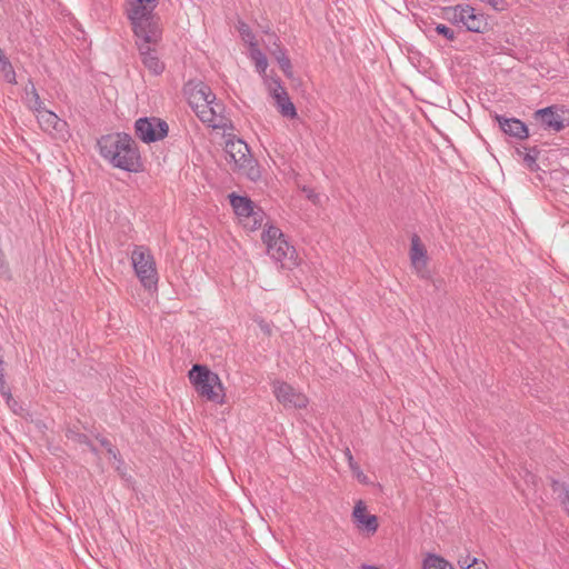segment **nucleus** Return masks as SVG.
<instances>
[{
    "label": "nucleus",
    "instance_id": "13",
    "mask_svg": "<svg viewBox=\"0 0 569 569\" xmlns=\"http://www.w3.org/2000/svg\"><path fill=\"white\" fill-rule=\"evenodd\" d=\"M532 118L545 130H552L559 132L566 128L563 119L557 113L556 106H549L538 109L532 113Z\"/></svg>",
    "mask_w": 569,
    "mask_h": 569
},
{
    "label": "nucleus",
    "instance_id": "18",
    "mask_svg": "<svg viewBox=\"0 0 569 569\" xmlns=\"http://www.w3.org/2000/svg\"><path fill=\"white\" fill-rule=\"evenodd\" d=\"M410 260L416 269H421L427 266V249L417 233H413L411 237Z\"/></svg>",
    "mask_w": 569,
    "mask_h": 569
},
{
    "label": "nucleus",
    "instance_id": "39",
    "mask_svg": "<svg viewBox=\"0 0 569 569\" xmlns=\"http://www.w3.org/2000/svg\"><path fill=\"white\" fill-rule=\"evenodd\" d=\"M303 191L307 193V198L311 200L313 203H317L319 196L312 190V189H303Z\"/></svg>",
    "mask_w": 569,
    "mask_h": 569
},
{
    "label": "nucleus",
    "instance_id": "5",
    "mask_svg": "<svg viewBox=\"0 0 569 569\" xmlns=\"http://www.w3.org/2000/svg\"><path fill=\"white\" fill-rule=\"evenodd\" d=\"M226 152L230 161L234 163L236 170L243 173L251 181L260 179L261 172L258 162L252 158L249 146L242 139H228Z\"/></svg>",
    "mask_w": 569,
    "mask_h": 569
},
{
    "label": "nucleus",
    "instance_id": "14",
    "mask_svg": "<svg viewBox=\"0 0 569 569\" xmlns=\"http://www.w3.org/2000/svg\"><path fill=\"white\" fill-rule=\"evenodd\" d=\"M352 521L355 526L368 533H375L378 530V517L367 513V506L362 500H358L352 510Z\"/></svg>",
    "mask_w": 569,
    "mask_h": 569
},
{
    "label": "nucleus",
    "instance_id": "17",
    "mask_svg": "<svg viewBox=\"0 0 569 569\" xmlns=\"http://www.w3.org/2000/svg\"><path fill=\"white\" fill-rule=\"evenodd\" d=\"M230 204L238 217L250 218L254 214L257 209L253 201L246 196H240L234 192L229 194Z\"/></svg>",
    "mask_w": 569,
    "mask_h": 569
},
{
    "label": "nucleus",
    "instance_id": "20",
    "mask_svg": "<svg viewBox=\"0 0 569 569\" xmlns=\"http://www.w3.org/2000/svg\"><path fill=\"white\" fill-rule=\"evenodd\" d=\"M551 490L557 493L560 505L563 507L566 512L569 515V487L566 482H561L557 479H551Z\"/></svg>",
    "mask_w": 569,
    "mask_h": 569
},
{
    "label": "nucleus",
    "instance_id": "34",
    "mask_svg": "<svg viewBox=\"0 0 569 569\" xmlns=\"http://www.w3.org/2000/svg\"><path fill=\"white\" fill-rule=\"evenodd\" d=\"M278 64H279V68L282 70V72L284 73L286 77L292 78L293 71H292V64H291L290 58L282 59V61L279 62Z\"/></svg>",
    "mask_w": 569,
    "mask_h": 569
},
{
    "label": "nucleus",
    "instance_id": "35",
    "mask_svg": "<svg viewBox=\"0 0 569 569\" xmlns=\"http://www.w3.org/2000/svg\"><path fill=\"white\" fill-rule=\"evenodd\" d=\"M459 566L465 569H469L479 563L478 558H471L469 555L458 561Z\"/></svg>",
    "mask_w": 569,
    "mask_h": 569
},
{
    "label": "nucleus",
    "instance_id": "42",
    "mask_svg": "<svg viewBox=\"0 0 569 569\" xmlns=\"http://www.w3.org/2000/svg\"><path fill=\"white\" fill-rule=\"evenodd\" d=\"M447 569H453V567L451 566L450 562H449V566H447Z\"/></svg>",
    "mask_w": 569,
    "mask_h": 569
},
{
    "label": "nucleus",
    "instance_id": "32",
    "mask_svg": "<svg viewBox=\"0 0 569 569\" xmlns=\"http://www.w3.org/2000/svg\"><path fill=\"white\" fill-rule=\"evenodd\" d=\"M263 211L258 208L254 210V214H252L249 219L252 220L251 230H256L261 227L263 221Z\"/></svg>",
    "mask_w": 569,
    "mask_h": 569
},
{
    "label": "nucleus",
    "instance_id": "30",
    "mask_svg": "<svg viewBox=\"0 0 569 569\" xmlns=\"http://www.w3.org/2000/svg\"><path fill=\"white\" fill-rule=\"evenodd\" d=\"M435 31L437 34L442 36L448 41L456 40V32L451 28L447 27L446 24L438 23L435 27Z\"/></svg>",
    "mask_w": 569,
    "mask_h": 569
},
{
    "label": "nucleus",
    "instance_id": "33",
    "mask_svg": "<svg viewBox=\"0 0 569 569\" xmlns=\"http://www.w3.org/2000/svg\"><path fill=\"white\" fill-rule=\"evenodd\" d=\"M0 276L6 279L10 278V268L2 250H0Z\"/></svg>",
    "mask_w": 569,
    "mask_h": 569
},
{
    "label": "nucleus",
    "instance_id": "22",
    "mask_svg": "<svg viewBox=\"0 0 569 569\" xmlns=\"http://www.w3.org/2000/svg\"><path fill=\"white\" fill-rule=\"evenodd\" d=\"M24 100L27 106L31 110H38L41 106H43L38 91L34 87V83L29 79L28 84L24 88Z\"/></svg>",
    "mask_w": 569,
    "mask_h": 569
},
{
    "label": "nucleus",
    "instance_id": "15",
    "mask_svg": "<svg viewBox=\"0 0 569 569\" xmlns=\"http://www.w3.org/2000/svg\"><path fill=\"white\" fill-rule=\"evenodd\" d=\"M274 88L271 90V94L276 100L279 112L282 117L295 119L298 113L295 104L291 102L288 92L282 87L281 81L279 79L274 80Z\"/></svg>",
    "mask_w": 569,
    "mask_h": 569
},
{
    "label": "nucleus",
    "instance_id": "36",
    "mask_svg": "<svg viewBox=\"0 0 569 569\" xmlns=\"http://www.w3.org/2000/svg\"><path fill=\"white\" fill-rule=\"evenodd\" d=\"M254 321L257 322V325L259 326V328L266 336L270 337L272 335V328H271L270 323H268L264 319L258 318Z\"/></svg>",
    "mask_w": 569,
    "mask_h": 569
},
{
    "label": "nucleus",
    "instance_id": "2",
    "mask_svg": "<svg viewBox=\"0 0 569 569\" xmlns=\"http://www.w3.org/2000/svg\"><path fill=\"white\" fill-rule=\"evenodd\" d=\"M261 239L267 247V253L272 260L289 269L298 264L296 248L289 243L284 233L278 227L270 224L262 232Z\"/></svg>",
    "mask_w": 569,
    "mask_h": 569
},
{
    "label": "nucleus",
    "instance_id": "11",
    "mask_svg": "<svg viewBox=\"0 0 569 569\" xmlns=\"http://www.w3.org/2000/svg\"><path fill=\"white\" fill-rule=\"evenodd\" d=\"M274 396L284 407L302 409L307 407L308 399L287 382H278L274 386Z\"/></svg>",
    "mask_w": 569,
    "mask_h": 569
},
{
    "label": "nucleus",
    "instance_id": "24",
    "mask_svg": "<svg viewBox=\"0 0 569 569\" xmlns=\"http://www.w3.org/2000/svg\"><path fill=\"white\" fill-rule=\"evenodd\" d=\"M449 562L436 553H428L422 560L421 569H447Z\"/></svg>",
    "mask_w": 569,
    "mask_h": 569
},
{
    "label": "nucleus",
    "instance_id": "37",
    "mask_svg": "<svg viewBox=\"0 0 569 569\" xmlns=\"http://www.w3.org/2000/svg\"><path fill=\"white\" fill-rule=\"evenodd\" d=\"M210 109L214 110V118H220V121L223 122V117H221L222 111L224 110V107L221 102H219L217 99L213 103H210Z\"/></svg>",
    "mask_w": 569,
    "mask_h": 569
},
{
    "label": "nucleus",
    "instance_id": "12",
    "mask_svg": "<svg viewBox=\"0 0 569 569\" xmlns=\"http://www.w3.org/2000/svg\"><path fill=\"white\" fill-rule=\"evenodd\" d=\"M497 121L499 129L507 136L515 138L517 140H525L529 138V128L528 126L518 118L515 117H506L502 114L496 113L493 116Z\"/></svg>",
    "mask_w": 569,
    "mask_h": 569
},
{
    "label": "nucleus",
    "instance_id": "21",
    "mask_svg": "<svg viewBox=\"0 0 569 569\" xmlns=\"http://www.w3.org/2000/svg\"><path fill=\"white\" fill-rule=\"evenodd\" d=\"M193 111L203 123H208L210 127L214 129L226 127L224 122L217 121V119L214 118V110L210 109V104H207V107H200L198 108V110Z\"/></svg>",
    "mask_w": 569,
    "mask_h": 569
},
{
    "label": "nucleus",
    "instance_id": "1",
    "mask_svg": "<svg viewBox=\"0 0 569 569\" xmlns=\"http://www.w3.org/2000/svg\"><path fill=\"white\" fill-rule=\"evenodd\" d=\"M97 146L101 157L114 168L140 172L143 169L140 151L133 138L126 132H114L101 136Z\"/></svg>",
    "mask_w": 569,
    "mask_h": 569
},
{
    "label": "nucleus",
    "instance_id": "3",
    "mask_svg": "<svg viewBox=\"0 0 569 569\" xmlns=\"http://www.w3.org/2000/svg\"><path fill=\"white\" fill-rule=\"evenodd\" d=\"M188 377L196 391L201 397L216 403H223L224 395L216 391V388L220 391L223 390L220 378L216 372L211 371L204 365L197 363L189 370Z\"/></svg>",
    "mask_w": 569,
    "mask_h": 569
},
{
    "label": "nucleus",
    "instance_id": "28",
    "mask_svg": "<svg viewBox=\"0 0 569 569\" xmlns=\"http://www.w3.org/2000/svg\"><path fill=\"white\" fill-rule=\"evenodd\" d=\"M251 58L254 61L256 69L259 73H264L268 67V61L261 50L254 48L251 49Z\"/></svg>",
    "mask_w": 569,
    "mask_h": 569
},
{
    "label": "nucleus",
    "instance_id": "6",
    "mask_svg": "<svg viewBox=\"0 0 569 569\" xmlns=\"http://www.w3.org/2000/svg\"><path fill=\"white\" fill-rule=\"evenodd\" d=\"M137 38L141 61L143 66L154 76H159L164 70V63L159 59L156 49L152 47L159 40V30H144V32L133 33Z\"/></svg>",
    "mask_w": 569,
    "mask_h": 569
},
{
    "label": "nucleus",
    "instance_id": "40",
    "mask_svg": "<svg viewBox=\"0 0 569 569\" xmlns=\"http://www.w3.org/2000/svg\"><path fill=\"white\" fill-rule=\"evenodd\" d=\"M0 395L4 398L7 405L10 403V401H12V399H13V397L11 395V390L1 392Z\"/></svg>",
    "mask_w": 569,
    "mask_h": 569
},
{
    "label": "nucleus",
    "instance_id": "31",
    "mask_svg": "<svg viewBox=\"0 0 569 569\" xmlns=\"http://www.w3.org/2000/svg\"><path fill=\"white\" fill-rule=\"evenodd\" d=\"M273 49L270 50L271 56L277 60V62H281L282 59H288L287 50L280 43L274 42Z\"/></svg>",
    "mask_w": 569,
    "mask_h": 569
},
{
    "label": "nucleus",
    "instance_id": "29",
    "mask_svg": "<svg viewBox=\"0 0 569 569\" xmlns=\"http://www.w3.org/2000/svg\"><path fill=\"white\" fill-rule=\"evenodd\" d=\"M100 445L107 450L110 458L117 460L119 463H123L119 450L104 437L98 438Z\"/></svg>",
    "mask_w": 569,
    "mask_h": 569
},
{
    "label": "nucleus",
    "instance_id": "26",
    "mask_svg": "<svg viewBox=\"0 0 569 569\" xmlns=\"http://www.w3.org/2000/svg\"><path fill=\"white\" fill-rule=\"evenodd\" d=\"M461 3L442 8V18L455 26H460Z\"/></svg>",
    "mask_w": 569,
    "mask_h": 569
},
{
    "label": "nucleus",
    "instance_id": "27",
    "mask_svg": "<svg viewBox=\"0 0 569 569\" xmlns=\"http://www.w3.org/2000/svg\"><path fill=\"white\" fill-rule=\"evenodd\" d=\"M0 73H2L3 79L11 84L17 83L16 80V71L10 62V60L3 56L0 58Z\"/></svg>",
    "mask_w": 569,
    "mask_h": 569
},
{
    "label": "nucleus",
    "instance_id": "41",
    "mask_svg": "<svg viewBox=\"0 0 569 569\" xmlns=\"http://www.w3.org/2000/svg\"><path fill=\"white\" fill-rule=\"evenodd\" d=\"M528 476L530 477L531 481L535 482L536 476L532 473H528Z\"/></svg>",
    "mask_w": 569,
    "mask_h": 569
},
{
    "label": "nucleus",
    "instance_id": "4",
    "mask_svg": "<svg viewBox=\"0 0 569 569\" xmlns=\"http://www.w3.org/2000/svg\"><path fill=\"white\" fill-rule=\"evenodd\" d=\"M160 0H126V16L133 33L158 29L154 13Z\"/></svg>",
    "mask_w": 569,
    "mask_h": 569
},
{
    "label": "nucleus",
    "instance_id": "9",
    "mask_svg": "<svg viewBox=\"0 0 569 569\" xmlns=\"http://www.w3.org/2000/svg\"><path fill=\"white\" fill-rule=\"evenodd\" d=\"M183 92L192 110L207 107L216 100V94L211 91V88L202 81L190 80L186 83Z\"/></svg>",
    "mask_w": 569,
    "mask_h": 569
},
{
    "label": "nucleus",
    "instance_id": "23",
    "mask_svg": "<svg viewBox=\"0 0 569 569\" xmlns=\"http://www.w3.org/2000/svg\"><path fill=\"white\" fill-rule=\"evenodd\" d=\"M66 437L69 439V440H72L79 445H86L89 447V449L93 452V453H97L98 450L97 448L93 446V443L91 442V440L89 439V437L86 435V433H82V432H79L78 430H76L74 428L72 427H67L66 428Z\"/></svg>",
    "mask_w": 569,
    "mask_h": 569
},
{
    "label": "nucleus",
    "instance_id": "7",
    "mask_svg": "<svg viewBox=\"0 0 569 569\" xmlns=\"http://www.w3.org/2000/svg\"><path fill=\"white\" fill-rule=\"evenodd\" d=\"M134 272L146 289H152L158 283L156 262L150 250L143 246H137L131 254Z\"/></svg>",
    "mask_w": 569,
    "mask_h": 569
},
{
    "label": "nucleus",
    "instance_id": "25",
    "mask_svg": "<svg viewBox=\"0 0 569 569\" xmlns=\"http://www.w3.org/2000/svg\"><path fill=\"white\" fill-rule=\"evenodd\" d=\"M345 457L348 461L349 468L356 476V478L359 480V482L367 485L368 483V477L362 472L359 463L353 459V456L351 453V450L347 447L343 451Z\"/></svg>",
    "mask_w": 569,
    "mask_h": 569
},
{
    "label": "nucleus",
    "instance_id": "38",
    "mask_svg": "<svg viewBox=\"0 0 569 569\" xmlns=\"http://www.w3.org/2000/svg\"><path fill=\"white\" fill-rule=\"evenodd\" d=\"M8 407L13 411V413L23 416L26 409L22 407L21 403H19L14 398L10 403H8Z\"/></svg>",
    "mask_w": 569,
    "mask_h": 569
},
{
    "label": "nucleus",
    "instance_id": "16",
    "mask_svg": "<svg viewBox=\"0 0 569 569\" xmlns=\"http://www.w3.org/2000/svg\"><path fill=\"white\" fill-rule=\"evenodd\" d=\"M34 111L37 112L38 122L44 131L54 130L57 132H62L66 129L67 122L61 120L54 112L48 110L46 107L41 106Z\"/></svg>",
    "mask_w": 569,
    "mask_h": 569
},
{
    "label": "nucleus",
    "instance_id": "8",
    "mask_svg": "<svg viewBox=\"0 0 569 569\" xmlns=\"http://www.w3.org/2000/svg\"><path fill=\"white\" fill-rule=\"evenodd\" d=\"M168 123L156 117L139 118L134 123L136 136L144 143L162 140L168 136Z\"/></svg>",
    "mask_w": 569,
    "mask_h": 569
},
{
    "label": "nucleus",
    "instance_id": "19",
    "mask_svg": "<svg viewBox=\"0 0 569 569\" xmlns=\"http://www.w3.org/2000/svg\"><path fill=\"white\" fill-rule=\"evenodd\" d=\"M526 152H522L521 149H517V152L522 156V160L526 164V167L535 172L539 170V166L537 163V160L541 153V150L538 146H533L530 148H523Z\"/></svg>",
    "mask_w": 569,
    "mask_h": 569
},
{
    "label": "nucleus",
    "instance_id": "10",
    "mask_svg": "<svg viewBox=\"0 0 569 569\" xmlns=\"http://www.w3.org/2000/svg\"><path fill=\"white\" fill-rule=\"evenodd\" d=\"M460 26L466 31L475 33H485L489 30L487 16L478 12L473 7L461 3Z\"/></svg>",
    "mask_w": 569,
    "mask_h": 569
}]
</instances>
